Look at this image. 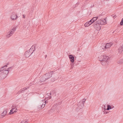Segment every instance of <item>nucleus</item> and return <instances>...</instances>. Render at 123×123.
Segmentation results:
<instances>
[{
    "label": "nucleus",
    "mask_w": 123,
    "mask_h": 123,
    "mask_svg": "<svg viewBox=\"0 0 123 123\" xmlns=\"http://www.w3.org/2000/svg\"><path fill=\"white\" fill-rule=\"evenodd\" d=\"M7 65L3 66L0 69V80L5 79L8 73V70H5Z\"/></svg>",
    "instance_id": "obj_1"
},
{
    "label": "nucleus",
    "mask_w": 123,
    "mask_h": 123,
    "mask_svg": "<svg viewBox=\"0 0 123 123\" xmlns=\"http://www.w3.org/2000/svg\"><path fill=\"white\" fill-rule=\"evenodd\" d=\"M48 102L47 100H43L41 101L40 102V105L38 106V107L39 108H43L45 106L46 104H47Z\"/></svg>",
    "instance_id": "obj_2"
},
{
    "label": "nucleus",
    "mask_w": 123,
    "mask_h": 123,
    "mask_svg": "<svg viewBox=\"0 0 123 123\" xmlns=\"http://www.w3.org/2000/svg\"><path fill=\"white\" fill-rule=\"evenodd\" d=\"M16 30V28H14L12 29L7 33V34L6 36V37H9L11 36L13 34L14 32Z\"/></svg>",
    "instance_id": "obj_3"
},
{
    "label": "nucleus",
    "mask_w": 123,
    "mask_h": 123,
    "mask_svg": "<svg viewBox=\"0 0 123 123\" xmlns=\"http://www.w3.org/2000/svg\"><path fill=\"white\" fill-rule=\"evenodd\" d=\"M97 23L99 25V24L104 25L107 24V22L105 19L104 18H102L97 21Z\"/></svg>",
    "instance_id": "obj_4"
},
{
    "label": "nucleus",
    "mask_w": 123,
    "mask_h": 123,
    "mask_svg": "<svg viewBox=\"0 0 123 123\" xmlns=\"http://www.w3.org/2000/svg\"><path fill=\"white\" fill-rule=\"evenodd\" d=\"M98 59L101 62L104 60H108L109 59V58L107 56L101 55L99 57Z\"/></svg>",
    "instance_id": "obj_5"
},
{
    "label": "nucleus",
    "mask_w": 123,
    "mask_h": 123,
    "mask_svg": "<svg viewBox=\"0 0 123 123\" xmlns=\"http://www.w3.org/2000/svg\"><path fill=\"white\" fill-rule=\"evenodd\" d=\"M18 17L16 13L15 12H12L11 16V18L12 20H16Z\"/></svg>",
    "instance_id": "obj_6"
},
{
    "label": "nucleus",
    "mask_w": 123,
    "mask_h": 123,
    "mask_svg": "<svg viewBox=\"0 0 123 123\" xmlns=\"http://www.w3.org/2000/svg\"><path fill=\"white\" fill-rule=\"evenodd\" d=\"M53 72V71H50L44 75L46 80L52 77Z\"/></svg>",
    "instance_id": "obj_7"
},
{
    "label": "nucleus",
    "mask_w": 123,
    "mask_h": 123,
    "mask_svg": "<svg viewBox=\"0 0 123 123\" xmlns=\"http://www.w3.org/2000/svg\"><path fill=\"white\" fill-rule=\"evenodd\" d=\"M17 109L16 107L15 106L14 107L13 106V108L12 109L10 110L9 113L10 114H12L14 112H16L17 111Z\"/></svg>",
    "instance_id": "obj_8"
},
{
    "label": "nucleus",
    "mask_w": 123,
    "mask_h": 123,
    "mask_svg": "<svg viewBox=\"0 0 123 123\" xmlns=\"http://www.w3.org/2000/svg\"><path fill=\"white\" fill-rule=\"evenodd\" d=\"M81 103V101H80L78 103L77 105L78 107L77 108L78 109H81L83 107L84 105Z\"/></svg>",
    "instance_id": "obj_9"
},
{
    "label": "nucleus",
    "mask_w": 123,
    "mask_h": 123,
    "mask_svg": "<svg viewBox=\"0 0 123 123\" xmlns=\"http://www.w3.org/2000/svg\"><path fill=\"white\" fill-rule=\"evenodd\" d=\"M31 50V48L29 49V50L26 51L24 55L26 57H29L31 54V53H30V51Z\"/></svg>",
    "instance_id": "obj_10"
},
{
    "label": "nucleus",
    "mask_w": 123,
    "mask_h": 123,
    "mask_svg": "<svg viewBox=\"0 0 123 123\" xmlns=\"http://www.w3.org/2000/svg\"><path fill=\"white\" fill-rule=\"evenodd\" d=\"M113 43H107L105 45L104 50H105L106 49L108 48H110L112 45Z\"/></svg>",
    "instance_id": "obj_11"
},
{
    "label": "nucleus",
    "mask_w": 123,
    "mask_h": 123,
    "mask_svg": "<svg viewBox=\"0 0 123 123\" xmlns=\"http://www.w3.org/2000/svg\"><path fill=\"white\" fill-rule=\"evenodd\" d=\"M7 111H4L0 115V117L2 118L4 117L6 115Z\"/></svg>",
    "instance_id": "obj_12"
},
{
    "label": "nucleus",
    "mask_w": 123,
    "mask_h": 123,
    "mask_svg": "<svg viewBox=\"0 0 123 123\" xmlns=\"http://www.w3.org/2000/svg\"><path fill=\"white\" fill-rule=\"evenodd\" d=\"M108 60H104L101 62L103 66L107 65L108 63Z\"/></svg>",
    "instance_id": "obj_13"
},
{
    "label": "nucleus",
    "mask_w": 123,
    "mask_h": 123,
    "mask_svg": "<svg viewBox=\"0 0 123 123\" xmlns=\"http://www.w3.org/2000/svg\"><path fill=\"white\" fill-rule=\"evenodd\" d=\"M69 58L71 62L72 63L74 62V58L72 55H69Z\"/></svg>",
    "instance_id": "obj_14"
},
{
    "label": "nucleus",
    "mask_w": 123,
    "mask_h": 123,
    "mask_svg": "<svg viewBox=\"0 0 123 123\" xmlns=\"http://www.w3.org/2000/svg\"><path fill=\"white\" fill-rule=\"evenodd\" d=\"M46 80V78L44 75L40 78V81L41 82H42Z\"/></svg>",
    "instance_id": "obj_15"
},
{
    "label": "nucleus",
    "mask_w": 123,
    "mask_h": 123,
    "mask_svg": "<svg viewBox=\"0 0 123 123\" xmlns=\"http://www.w3.org/2000/svg\"><path fill=\"white\" fill-rule=\"evenodd\" d=\"M118 52L120 54H123V50L120 46L118 49Z\"/></svg>",
    "instance_id": "obj_16"
},
{
    "label": "nucleus",
    "mask_w": 123,
    "mask_h": 123,
    "mask_svg": "<svg viewBox=\"0 0 123 123\" xmlns=\"http://www.w3.org/2000/svg\"><path fill=\"white\" fill-rule=\"evenodd\" d=\"M117 63L119 64H121L123 63V59L118 60L117 61Z\"/></svg>",
    "instance_id": "obj_17"
},
{
    "label": "nucleus",
    "mask_w": 123,
    "mask_h": 123,
    "mask_svg": "<svg viewBox=\"0 0 123 123\" xmlns=\"http://www.w3.org/2000/svg\"><path fill=\"white\" fill-rule=\"evenodd\" d=\"M98 18V16L94 17L92 18L91 20L92 21V22L93 23Z\"/></svg>",
    "instance_id": "obj_18"
},
{
    "label": "nucleus",
    "mask_w": 123,
    "mask_h": 123,
    "mask_svg": "<svg viewBox=\"0 0 123 123\" xmlns=\"http://www.w3.org/2000/svg\"><path fill=\"white\" fill-rule=\"evenodd\" d=\"M114 107V106L111 107V106L110 105H108L107 106V108L106 109V110H109L111 109H112Z\"/></svg>",
    "instance_id": "obj_19"
},
{
    "label": "nucleus",
    "mask_w": 123,
    "mask_h": 123,
    "mask_svg": "<svg viewBox=\"0 0 123 123\" xmlns=\"http://www.w3.org/2000/svg\"><path fill=\"white\" fill-rule=\"evenodd\" d=\"M28 87H26L25 88H24L23 89H21L20 90V92H22L23 91L28 89Z\"/></svg>",
    "instance_id": "obj_20"
},
{
    "label": "nucleus",
    "mask_w": 123,
    "mask_h": 123,
    "mask_svg": "<svg viewBox=\"0 0 123 123\" xmlns=\"http://www.w3.org/2000/svg\"><path fill=\"white\" fill-rule=\"evenodd\" d=\"M105 110H106V109L105 108H104L102 110L103 112H104V113L105 114H107L108 113L107 111Z\"/></svg>",
    "instance_id": "obj_21"
},
{
    "label": "nucleus",
    "mask_w": 123,
    "mask_h": 123,
    "mask_svg": "<svg viewBox=\"0 0 123 123\" xmlns=\"http://www.w3.org/2000/svg\"><path fill=\"white\" fill-rule=\"evenodd\" d=\"M84 25L86 27H87L90 26L88 22L84 24Z\"/></svg>",
    "instance_id": "obj_22"
},
{
    "label": "nucleus",
    "mask_w": 123,
    "mask_h": 123,
    "mask_svg": "<svg viewBox=\"0 0 123 123\" xmlns=\"http://www.w3.org/2000/svg\"><path fill=\"white\" fill-rule=\"evenodd\" d=\"M86 100V99H85V98L83 99L82 100V101H81V102H82L81 103L82 104H83V105H84V103H85V102Z\"/></svg>",
    "instance_id": "obj_23"
},
{
    "label": "nucleus",
    "mask_w": 123,
    "mask_h": 123,
    "mask_svg": "<svg viewBox=\"0 0 123 123\" xmlns=\"http://www.w3.org/2000/svg\"><path fill=\"white\" fill-rule=\"evenodd\" d=\"M89 25H91L93 23L92 22V20H91L89 21V22H88Z\"/></svg>",
    "instance_id": "obj_24"
},
{
    "label": "nucleus",
    "mask_w": 123,
    "mask_h": 123,
    "mask_svg": "<svg viewBox=\"0 0 123 123\" xmlns=\"http://www.w3.org/2000/svg\"><path fill=\"white\" fill-rule=\"evenodd\" d=\"M120 24L121 25H123V18L121 20V21L120 23Z\"/></svg>",
    "instance_id": "obj_25"
},
{
    "label": "nucleus",
    "mask_w": 123,
    "mask_h": 123,
    "mask_svg": "<svg viewBox=\"0 0 123 123\" xmlns=\"http://www.w3.org/2000/svg\"><path fill=\"white\" fill-rule=\"evenodd\" d=\"M22 122H23V123H27L28 122L26 120H24L22 121Z\"/></svg>",
    "instance_id": "obj_26"
},
{
    "label": "nucleus",
    "mask_w": 123,
    "mask_h": 123,
    "mask_svg": "<svg viewBox=\"0 0 123 123\" xmlns=\"http://www.w3.org/2000/svg\"><path fill=\"white\" fill-rule=\"evenodd\" d=\"M12 67H9L8 68V69L7 70H8V72L9 71H10L11 70V69H12Z\"/></svg>",
    "instance_id": "obj_27"
},
{
    "label": "nucleus",
    "mask_w": 123,
    "mask_h": 123,
    "mask_svg": "<svg viewBox=\"0 0 123 123\" xmlns=\"http://www.w3.org/2000/svg\"><path fill=\"white\" fill-rule=\"evenodd\" d=\"M52 110L53 111H55V109L54 108V107H52V108L51 109V110H50V111H51Z\"/></svg>",
    "instance_id": "obj_28"
},
{
    "label": "nucleus",
    "mask_w": 123,
    "mask_h": 123,
    "mask_svg": "<svg viewBox=\"0 0 123 123\" xmlns=\"http://www.w3.org/2000/svg\"><path fill=\"white\" fill-rule=\"evenodd\" d=\"M113 17L114 18H116V15H115L114 14H113L111 16Z\"/></svg>",
    "instance_id": "obj_29"
},
{
    "label": "nucleus",
    "mask_w": 123,
    "mask_h": 123,
    "mask_svg": "<svg viewBox=\"0 0 123 123\" xmlns=\"http://www.w3.org/2000/svg\"><path fill=\"white\" fill-rule=\"evenodd\" d=\"M55 80V79H52L51 80V81H52V82H53Z\"/></svg>",
    "instance_id": "obj_30"
},
{
    "label": "nucleus",
    "mask_w": 123,
    "mask_h": 123,
    "mask_svg": "<svg viewBox=\"0 0 123 123\" xmlns=\"http://www.w3.org/2000/svg\"><path fill=\"white\" fill-rule=\"evenodd\" d=\"M51 98V96H49V97H48V98H47V99H50Z\"/></svg>",
    "instance_id": "obj_31"
},
{
    "label": "nucleus",
    "mask_w": 123,
    "mask_h": 123,
    "mask_svg": "<svg viewBox=\"0 0 123 123\" xmlns=\"http://www.w3.org/2000/svg\"><path fill=\"white\" fill-rule=\"evenodd\" d=\"M23 18H25V15L23 14Z\"/></svg>",
    "instance_id": "obj_32"
},
{
    "label": "nucleus",
    "mask_w": 123,
    "mask_h": 123,
    "mask_svg": "<svg viewBox=\"0 0 123 123\" xmlns=\"http://www.w3.org/2000/svg\"><path fill=\"white\" fill-rule=\"evenodd\" d=\"M121 48H122V49H123V44L122 45V46H120Z\"/></svg>",
    "instance_id": "obj_33"
},
{
    "label": "nucleus",
    "mask_w": 123,
    "mask_h": 123,
    "mask_svg": "<svg viewBox=\"0 0 123 123\" xmlns=\"http://www.w3.org/2000/svg\"><path fill=\"white\" fill-rule=\"evenodd\" d=\"M47 55H45V58H46L47 57Z\"/></svg>",
    "instance_id": "obj_34"
},
{
    "label": "nucleus",
    "mask_w": 123,
    "mask_h": 123,
    "mask_svg": "<svg viewBox=\"0 0 123 123\" xmlns=\"http://www.w3.org/2000/svg\"><path fill=\"white\" fill-rule=\"evenodd\" d=\"M99 30H100V29L101 28L100 26H99Z\"/></svg>",
    "instance_id": "obj_35"
},
{
    "label": "nucleus",
    "mask_w": 123,
    "mask_h": 123,
    "mask_svg": "<svg viewBox=\"0 0 123 123\" xmlns=\"http://www.w3.org/2000/svg\"><path fill=\"white\" fill-rule=\"evenodd\" d=\"M71 65H72H72H73V64H72Z\"/></svg>",
    "instance_id": "obj_36"
},
{
    "label": "nucleus",
    "mask_w": 123,
    "mask_h": 123,
    "mask_svg": "<svg viewBox=\"0 0 123 123\" xmlns=\"http://www.w3.org/2000/svg\"><path fill=\"white\" fill-rule=\"evenodd\" d=\"M114 32V31H113V32Z\"/></svg>",
    "instance_id": "obj_37"
}]
</instances>
